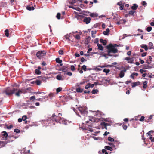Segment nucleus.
<instances>
[{
	"mask_svg": "<svg viewBox=\"0 0 154 154\" xmlns=\"http://www.w3.org/2000/svg\"><path fill=\"white\" fill-rule=\"evenodd\" d=\"M12 86L13 88H12L8 87L5 89L3 91V93H5L8 96H11L15 93L16 96L19 97L20 93L26 92V90L28 89V88H27L25 90L22 91L19 88V85L17 84H14Z\"/></svg>",
	"mask_w": 154,
	"mask_h": 154,
	"instance_id": "1",
	"label": "nucleus"
},
{
	"mask_svg": "<svg viewBox=\"0 0 154 154\" xmlns=\"http://www.w3.org/2000/svg\"><path fill=\"white\" fill-rule=\"evenodd\" d=\"M51 119L53 121H55L57 123H59L61 124L67 125V121L60 116H57L55 114H53L51 116Z\"/></svg>",
	"mask_w": 154,
	"mask_h": 154,
	"instance_id": "2",
	"label": "nucleus"
},
{
	"mask_svg": "<svg viewBox=\"0 0 154 154\" xmlns=\"http://www.w3.org/2000/svg\"><path fill=\"white\" fill-rule=\"evenodd\" d=\"M106 48L107 49V52L108 56H111V53L115 54L118 53V50L116 48L113 47V45L110 44L106 46Z\"/></svg>",
	"mask_w": 154,
	"mask_h": 154,
	"instance_id": "3",
	"label": "nucleus"
},
{
	"mask_svg": "<svg viewBox=\"0 0 154 154\" xmlns=\"http://www.w3.org/2000/svg\"><path fill=\"white\" fill-rule=\"evenodd\" d=\"M45 52L44 51H40L37 52L36 56L38 58L41 59L45 56Z\"/></svg>",
	"mask_w": 154,
	"mask_h": 154,
	"instance_id": "4",
	"label": "nucleus"
},
{
	"mask_svg": "<svg viewBox=\"0 0 154 154\" xmlns=\"http://www.w3.org/2000/svg\"><path fill=\"white\" fill-rule=\"evenodd\" d=\"M78 110L82 114H87L88 113V112L86 111V108L85 107H79L78 108Z\"/></svg>",
	"mask_w": 154,
	"mask_h": 154,
	"instance_id": "5",
	"label": "nucleus"
},
{
	"mask_svg": "<svg viewBox=\"0 0 154 154\" xmlns=\"http://www.w3.org/2000/svg\"><path fill=\"white\" fill-rule=\"evenodd\" d=\"M91 20L90 17H85L83 21L85 22L86 24H88L90 23Z\"/></svg>",
	"mask_w": 154,
	"mask_h": 154,
	"instance_id": "6",
	"label": "nucleus"
},
{
	"mask_svg": "<svg viewBox=\"0 0 154 154\" xmlns=\"http://www.w3.org/2000/svg\"><path fill=\"white\" fill-rule=\"evenodd\" d=\"M140 82L139 81H137L136 82H133L131 83V85L132 88H134L136 86H138L140 85Z\"/></svg>",
	"mask_w": 154,
	"mask_h": 154,
	"instance_id": "7",
	"label": "nucleus"
},
{
	"mask_svg": "<svg viewBox=\"0 0 154 154\" xmlns=\"http://www.w3.org/2000/svg\"><path fill=\"white\" fill-rule=\"evenodd\" d=\"M126 71V70L124 69L123 70H122L120 71V73L119 74V76L120 78H122L124 76V72H125Z\"/></svg>",
	"mask_w": 154,
	"mask_h": 154,
	"instance_id": "8",
	"label": "nucleus"
},
{
	"mask_svg": "<svg viewBox=\"0 0 154 154\" xmlns=\"http://www.w3.org/2000/svg\"><path fill=\"white\" fill-rule=\"evenodd\" d=\"M7 142L6 141H0V146L1 147H3L5 146V145L7 143Z\"/></svg>",
	"mask_w": 154,
	"mask_h": 154,
	"instance_id": "9",
	"label": "nucleus"
},
{
	"mask_svg": "<svg viewBox=\"0 0 154 154\" xmlns=\"http://www.w3.org/2000/svg\"><path fill=\"white\" fill-rule=\"evenodd\" d=\"M75 14L76 15L75 16V17L77 18L78 19H81L84 18V16L82 15H78V14L77 12H75Z\"/></svg>",
	"mask_w": 154,
	"mask_h": 154,
	"instance_id": "10",
	"label": "nucleus"
},
{
	"mask_svg": "<svg viewBox=\"0 0 154 154\" xmlns=\"http://www.w3.org/2000/svg\"><path fill=\"white\" fill-rule=\"evenodd\" d=\"M138 75V74L137 73H133L131 75L130 77L132 79H135V78L134 76H137Z\"/></svg>",
	"mask_w": 154,
	"mask_h": 154,
	"instance_id": "11",
	"label": "nucleus"
},
{
	"mask_svg": "<svg viewBox=\"0 0 154 154\" xmlns=\"http://www.w3.org/2000/svg\"><path fill=\"white\" fill-rule=\"evenodd\" d=\"M100 41L104 45H105L106 44L107 42L106 40H103L102 39H100Z\"/></svg>",
	"mask_w": 154,
	"mask_h": 154,
	"instance_id": "12",
	"label": "nucleus"
},
{
	"mask_svg": "<svg viewBox=\"0 0 154 154\" xmlns=\"http://www.w3.org/2000/svg\"><path fill=\"white\" fill-rule=\"evenodd\" d=\"M98 47V49L100 50L103 51V48L101 44L98 43L97 45Z\"/></svg>",
	"mask_w": 154,
	"mask_h": 154,
	"instance_id": "13",
	"label": "nucleus"
},
{
	"mask_svg": "<svg viewBox=\"0 0 154 154\" xmlns=\"http://www.w3.org/2000/svg\"><path fill=\"white\" fill-rule=\"evenodd\" d=\"M109 29L107 28L106 31H104L103 32V34L105 35H108L109 34Z\"/></svg>",
	"mask_w": 154,
	"mask_h": 154,
	"instance_id": "14",
	"label": "nucleus"
},
{
	"mask_svg": "<svg viewBox=\"0 0 154 154\" xmlns=\"http://www.w3.org/2000/svg\"><path fill=\"white\" fill-rule=\"evenodd\" d=\"M26 8L27 10L29 11L33 10L35 9L34 8L33 6H27L26 7Z\"/></svg>",
	"mask_w": 154,
	"mask_h": 154,
	"instance_id": "15",
	"label": "nucleus"
},
{
	"mask_svg": "<svg viewBox=\"0 0 154 154\" xmlns=\"http://www.w3.org/2000/svg\"><path fill=\"white\" fill-rule=\"evenodd\" d=\"M101 125L102 126H104V128L106 129H107V126L108 125V124L105 122H103L101 123Z\"/></svg>",
	"mask_w": 154,
	"mask_h": 154,
	"instance_id": "16",
	"label": "nucleus"
},
{
	"mask_svg": "<svg viewBox=\"0 0 154 154\" xmlns=\"http://www.w3.org/2000/svg\"><path fill=\"white\" fill-rule=\"evenodd\" d=\"M68 68L66 66H63L61 69V70L64 72H65L67 70V69Z\"/></svg>",
	"mask_w": 154,
	"mask_h": 154,
	"instance_id": "17",
	"label": "nucleus"
},
{
	"mask_svg": "<svg viewBox=\"0 0 154 154\" xmlns=\"http://www.w3.org/2000/svg\"><path fill=\"white\" fill-rule=\"evenodd\" d=\"M138 7V5L136 4H134L133 5V6L131 7V9L133 10H136Z\"/></svg>",
	"mask_w": 154,
	"mask_h": 154,
	"instance_id": "18",
	"label": "nucleus"
},
{
	"mask_svg": "<svg viewBox=\"0 0 154 154\" xmlns=\"http://www.w3.org/2000/svg\"><path fill=\"white\" fill-rule=\"evenodd\" d=\"M147 82L146 81H145L143 83V88L145 89L147 87Z\"/></svg>",
	"mask_w": 154,
	"mask_h": 154,
	"instance_id": "19",
	"label": "nucleus"
},
{
	"mask_svg": "<svg viewBox=\"0 0 154 154\" xmlns=\"http://www.w3.org/2000/svg\"><path fill=\"white\" fill-rule=\"evenodd\" d=\"M76 91L78 92L82 93L83 91V89L80 88V87H79L76 88Z\"/></svg>",
	"mask_w": 154,
	"mask_h": 154,
	"instance_id": "20",
	"label": "nucleus"
},
{
	"mask_svg": "<svg viewBox=\"0 0 154 154\" xmlns=\"http://www.w3.org/2000/svg\"><path fill=\"white\" fill-rule=\"evenodd\" d=\"M141 47L142 48H144L146 51H147L148 49L147 46L146 45H141Z\"/></svg>",
	"mask_w": 154,
	"mask_h": 154,
	"instance_id": "21",
	"label": "nucleus"
},
{
	"mask_svg": "<svg viewBox=\"0 0 154 154\" xmlns=\"http://www.w3.org/2000/svg\"><path fill=\"white\" fill-rule=\"evenodd\" d=\"M56 79L59 80H63L62 76L60 75H57L56 76Z\"/></svg>",
	"mask_w": 154,
	"mask_h": 154,
	"instance_id": "22",
	"label": "nucleus"
},
{
	"mask_svg": "<svg viewBox=\"0 0 154 154\" xmlns=\"http://www.w3.org/2000/svg\"><path fill=\"white\" fill-rule=\"evenodd\" d=\"M90 16L92 17H96L98 16V14L96 13H92L90 14Z\"/></svg>",
	"mask_w": 154,
	"mask_h": 154,
	"instance_id": "23",
	"label": "nucleus"
},
{
	"mask_svg": "<svg viewBox=\"0 0 154 154\" xmlns=\"http://www.w3.org/2000/svg\"><path fill=\"white\" fill-rule=\"evenodd\" d=\"M105 149H106L107 150H109L111 151L113 149L112 147H110L109 146H106L104 147Z\"/></svg>",
	"mask_w": 154,
	"mask_h": 154,
	"instance_id": "24",
	"label": "nucleus"
},
{
	"mask_svg": "<svg viewBox=\"0 0 154 154\" xmlns=\"http://www.w3.org/2000/svg\"><path fill=\"white\" fill-rule=\"evenodd\" d=\"M2 133H3L2 135L5 137V138H7L8 136V134L7 132L5 131H3L2 132Z\"/></svg>",
	"mask_w": 154,
	"mask_h": 154,
	"instance_id": "25",
	"label": "nucleus"
},
{
	"mask_svg": "<svg viewBox=\"0 0 154 154\" xmlns=\"http://www.w3.org/2000/svg\"><path fill=\"white\" fill-rule=\"evenodd\" d=\"M39 79V80H43L44 81L45 80V78L44 77V76H39L38 77Z\"/></svg>",
	"mask_w": 154,
	"mask_h": 154,
	"instance_id": "26",
	"label": "nucleus"
},
{
	"mask_svg": "<svg viewBox=\"0 0 154 154\" xmlns=\"http://www.w3.org/2000/svg\"><path fill=\"white\" fill-rule=\"evenodd\" d=\"M35 82L36 83V84L37 85H40L41 84V81L40 80H39L36 79L35 80Z\"/></svg>",
	"mask_w": 154,
	"mask_h": 154,
	"instance_id": "27",
	"label": "nucleus"
},
{
	"mask_svg": "<svg viewBox=\"0 0 154 154\" xmlns=\"http://www.w3.org/2000/svg\"><path fill=\"white\" fill-rule=\"evenodd\" d=\"M144 66L143 69H147L149 68H151V66H149L148 65H146L145 64L143 65Z\"/></svg>",
	"mask_w": 154,
	"mask_h": 154,
	"instance_id": "28",
	"label": "nucleus"
},
{
	"mask_svg": "<svg viewBox=\"0 0 154 154\" xmlns=\"http://www.w3.org/2000/svg\"><path fill=\"white\" fill-rule=\"evenodd\" d=\"M56 62L59 63H60L62 62V60H60L59 58H56Z\"/></svg>",
	"mask_w": 154,
	"mask_h": 154,
	"instance_id": "29",
	"label": "nucleus"
},
{
	"mask_svg": "<svg viewBox=\"0 0 154 154\" xmlns=\"http://www.w3.org/2000/svg\"><path fill=\"white\" fill-rule=\"evenodd\" d=\"M35 74L38 75H40L41 74V72L39 70H38L37 69L35 70Z\"/></svg>",
	"mask_w": 154,
	"mask_h": 154,
	"instance_id": "30",
	"label": "nucleus"
},
{
	"mask_svg": "<svg viewBox=\"0 0 154 154\" xmlns=\"http://www.w3.org/2000/svg\"><path fill=\"white\" fill-rule=\"evenodd\" d=\"M110 70L109 69H104L103 70V72L106 73V75H107L108 73L109 72Z\"/></svg>",
	"mask_w": 154,
	"mask_h": 154,
	"instance_id": "31",
	"label": "nucleus"
},
{
	"mask_svg": "<svg viewBox=\"0 0 154 154\" xmlns=\"http://www.w3.org/2000/svg\"><path fill=\"white\" fill-rule=\"evenodd\" d=\"M5 35L7 37H8L9 35V30L8 29H6L5 30Z\"/></svg>",
	"mask_w": 154,
	"mask_h": 154,
	"instance_id": "32",
	"label": "nucleus"
},
{
	"mask_svg": "<svg viewBox=\"0 0 154 154\" xmlns=\"http://www.w3.org/2000/svg\"><path fill=\"white\" fill-rule=\"evenodd\" d=\"M81 69L84 71H87L86 66L85 65H83L82 66Z\"/></svg>",
	"mask_w": 154,
	"mask_h": 154,
	"instance_id": "33",
	"label": "nucleus"
},
{
	"mask_svg": "<svg viewBox=\"0 0 154 154\" xmlns=\"http://www.w3.org/2000/svg\"><path fill=\"white\" fill-rule=\"evenodd\" d=\"M149 49H152L153 48V43L151 42H150L149 43Z\"/></svg>",
	"mask_w": 154,
	"mask_h": 154,
	"instance_id": "34",
	"label": "nucleus"
},
{
	"mask_svg": "<svg viewBox=\"0 0 154 154\" xmlns=\"http://www.w3.org/2000/svg\"><path fill=\"white\" fill-rule=\"evenodd\" d=\"M108 141L111 142H113L114 141V139L110 137H108Z\"/></svg>",
	"mask_w": 154,
	"mask_h": 154,
	"instance_id": "35",
	"label": "nucleus"
},
{
	"mask_svg": "<svg viewBox=\"0 0 154 154\" xmlns=\"http://www.w3.org/2000/svg\"><path fill=\"white\" fill-rule=\"evenodd\" d=\"M69 2L70 4L72 5L76 2V1H75L74 0H69Z\"/></svg>",
	"mask_w": 154,
	"mask_h": 154,
	"instance_id": "36",
	"label": "nucleus"
},
{
	"mask_svg": "<svg viewBox=\"0 0 154 154\" xmlns=\"http://www.w3.org/2000/svg\"><path fill=\"white\" fill-rule=\"evenodd\" d=\"M96 33V31H91V34L92 35V37L93 38H95V34Z\"/></svg>",
	"mask_w": 154,
	"mask_h": 154,
	"instance_id": "37",
	"label": "nucleus"
},
{
	"mask_svg": "<svg viewBox=\"0 0 154 154\" xmlns=\"http://www.w3.org/2000/svg\"><path fill=\"white\" fill-rule=\"evenodd\" d=\"M135 11L131 10L129 11V14L130 15H134V14L135 12Z\"/></svg>",
	"mask_w": 154,
	"mask_h": 154,
	"instance_id": "38",
	"label": "nucleus"
},
{
	"mask_svg": "<svg viewBox=\"0 0 154 154\" xmlns=\"http://www.w3.org/2000/svg\"><path fill=\"white\" fill-rule=\"evenodd\" d=\"M150 132H152V133H153L154 132V131H153L151 130L147 133V134H148L150 137H152L151 134L150 133Z\"/></svg>",
	"mask_w": 154,
	"mask_h": 154,
	"instance_id": "39",
	"label": "nucleus"
},
{
	"mask_svg": "<svg viewBox=\"0 0 154 154\" xmlns=\"http://www.w3.org/2000/svg\"><path fill=\"white\" fill-rule=\"evenodd\" d=\"M98 92V90L97 89H96V90L94 89L91 92L93 94H95L97 93Z\"/></svg>",
	"mask_w": 154,
	"mask_h": 154,
	"instance_id": "40",
	"label": "nucleus"
},
{
	"mask_svg": "<svg viewBox=\"0 0 154 154\" xmlns=\"http://www.w3.org/2000/svg\"><path fill=\"white\" fill-rule=\"evenodd\" d=\"M62 90V88L61 87H59L56 89V92L57 93H58L60 92Z\"/></svg>",
	"mask_w": 154,
	"mask_h": 154,
	"instance_id": "41",
	"label": "nucleus"
},
{
	"mask_svg": "<svg viewBox=\"0 0 154 154\" xmlns=\"http://www.w3.org/2000/svg\"><path fill=\"white\" fill-rule=\"evenodd\" d=\"M60 15H61V14L60 13H57V16H56V17L57 19H60Z\"/></svg>",
	"mask_w": 154,
	"mask_h": 154,
	"instance_id": "42",
	"label": "nucleus"
},
{
	"mask_svg": "<svg viewBox=\"0 0 154 154\" xmlns=\"http://www.w3.org/2000/svg\"><path fill=\"white\" fill-rule=\"evenodd\" d=\"M152 118V116L151 115L148 118V119H147V120H145V121L148 122L150 120H151Z\"/></svg>",
	"mask_w": 154,
	"mask_h": 154,
	"instance_id": "43",
	"label": "nucleus"
},
{
	"mask_svg": "<svg viewBox=\"0 0 154 154\" xmlns=\"http://www.w3.org/2000/svg\"><path fill=\"white\" fill-rule=\"evenodd\" d=\"M152 29V28L150 26L146 28V30L149 32Z\"/></svg>",
	"mask_w": 154,
	"mask_h": 154,
	"instance_id": "44",
	"label": "nucleus"
},
{
	"mask_svg": "<svg viewBox=\"0 0 154 154\" xmlns=\"http://www.w3.org/2000/svg\"><path fill=\"white\" fill-rule=\"evenodd\" d=\"M27 118V116H26L24 115L23 116L22 119V120L25 121L26 120Z\"/></svg>",
	"mask_w": 154,
	"mask_h": 154,
	"instance_id": "45",
	"label": "nucleus"
},
{
	"mask_svg": "<svg viewBox=\"0 0 154 154\" xmlns=\"http://www.w3.org/2000/svg\"><path fill=\"white\" fill-rule=\"evenodd\" d=\"M144 117L143 116H142L141 118L139 119V120L140 121H143L144 120Z\"/></svg>",
	"mask_w": 154,
	"mask_h": 154,
	"instance_id": "46",
	"label": "nucleus"
},
{
	"mask_svg": "<svg viewBox=\"0 0 154 154\" xmlns=\"http://www.w3.org/2000/svg\"><path fill=\"white\" fill-rule=\"evenodd\" d=\"M35 100V96H32L30 98V100L32 101Z\"/></svg>",
	"mask_w": 154,
	"mask_h": 154,
	"instance_id": "47",
	"label": "nucleus"
},
{
	"mask_svg": "<svg viewBox=\"0 0 154 154\" xmlns=\"http://www.w3.org/2000/svg\"><path fill=\"white\" fill-rule=\"evenodd\" d=\"M58 53L60 54L63 55V51L62 50H60L59 51Z\"/></svg>",
	"mask_w": 154,
	"mask_h": 154,
	"instance_id": "48",
	"label": "nucleus"
},
{
	"mask_svg": "<svg viewBox=\"0 0 154 154\" xmlns=\"http://www.w3.org/2000/svg\"><path fill=\"white\" fill-rule=\"evenodd\" d=\"M14 131L17 133H19L20 132V130L17 129H15L14 130Z\"/></svg>",
	"mask_w": 154,
	"mask_h": 154,
	"instance_id": "49",
	"label": "nucleus"
},
{
	"mask_svg": "<svg viewBox=\"0 0 154 154\" xmlns=\"http://www.w3.org/2000/svg\"><path fill=\"white\" fill-rule=\"evenodd\" d=\"M91 85V84L89 83H88L87 85L85 87V88L86 89H88V88H90V85Z\"/></svg>",
	"mask_w": 154,
	"mask_h": 154,
	"instance_id": "50",
	"label": "nucleus"
},
{
	"mask_svg": "<svg viewBox=\"0 0 154 154\" xmlns=\"http://www.w3.org/2000/svg\"><path fill=\"white\" fill-rule=\"evenodd\" d=\"M75 38L76 39H77V40H79L80 39V36L78 34H77L75 36Z\"/></svg>",
	"mask_w": 154,
	"mask_h": 154,
	"instance_id": "51",
	"label": "nucleus"
},
{
	"mask_svg": "<svg viewBox=\"0 0 154 154\" xmlns=\"http://www.w3.org/2000/svg\"><path fill=\"white\" fill-rule=\"evenodd\" d=\"M149 139L151 140V141L152 142H154V137H150Z\"/></svg>",
	"mask_w": 154,
	"mask_h": 154,
	"instance_id": "52",
	"label": "nucleus"
},
{
	"mask_svg": "<svg viewBox=\"0 0 154 154\" xmlns=\"http://www.w3.org/2000/svg\"><path fill=\"white\" fill-rule=\"evenodd\" d=\"M133 59V57L132 58H130L128 57H127L125 58V59L128 61L130 60H132Z\"/></svg>",
	"mask_w": 154,
	"mask_h": 154,
	"instance_id": "53",
	"label": "nucleus"
},
{
	"mask_svg": "<svg viewBox=\"0 0 154 154\" xmlns=\"http://www.w3.org/2000/svg\"><path fill=\"white\" fill-rule=\"evenodd\" d=\"M71 69L72 71H74L75 70V67L73 65H72L71 66Z\"/></svg>",
	"mask_w": 154,
	"mask_h": 154,
	"instance_id": "54",
	"label": "nucleus"
},
{
	"mask_svg": "<svg viewBox=\"0 0 154 154\" xmlns=\"http://www.w3.org/2000/svg\"><path fill=\"white\" fill-rule=\"evenodd\" d=\"M147 54V52H144L142 54L141 56L142 57H145L146 55Z\"/></svg>",
	"mask_w": 154,
	"mask_h": 154,
	"instance_id": "55",
	"label": "nucleus"
},
{
	"mask_svg": "<svg viewBox=\"0 0 154 154\" xmlns=\"http://www.w3.org/2000/svg\"><path fill=\"white\" fill-rule=\"evenodd\" d=\"M139 71L141 73L143 74L144 72H146V70H145L142 69H141Z\"/></svg>",
	"mask_w": 154,
	"mask_h": 154,
	"instance_id": "56",
	"label": "nucleus"
},
{
	"mask_svg": "<svg viewBox=\"0 0 154 154\" xmlns=\"http://www.w3.org/2000/svg\"><path fill=\"white\" fill-rule=\"evenodd\" d=\"M142 4L143 6H145L146 5L147 3L146 2L143 1L142 2Z\"/></svg>",
	"mask_w": 154,
	"mask_h": 154,
	"instance_id": "57",
	"label": "nucleus"
},
{
	"mask_svg": "<svg viewBox=\"0 0 154 154\" xmlns=\"http://www.w3.org/2000/svg\"><path fill=\"white\" fill-rule=\"evenodd\" d=\"M65 74L68 75L69 76H71L72 75V73L70 72H68L66 73Z\"/></svg>",
	"mask_w": 154,
	"mask_h": 154,
	"instance_id": "58",
	"label": "nucleus"
},
{
	"mask_svg": "<svg viewBox=\"0 0 154 154\" xmlns=\"http://www.w3.org/2000/svg\"><path fill=\"white\" fill-rule=\"evenodd\" d=\"M65 38L66 39L69 40V36L68 34H67L65 35Z\"/></svg>",
	"mask_w": 154,
	"mask_h": 154,
	"instance_id": "59",
	"label": "nucleus"
},
{
	"mask_svg": "<svg viewBox=\"0 0 154 154\" xmlns=\"http://www.w3.org/2000/svg\"><path fill=\"white\" fill-rule=\"evenodd\" d=\"M134 60H129L128 61V63H134Z\"/></svg>",
	"mask_w": 154,
	"mask_h": 154,
	"instance_id": "60",
	"label": "nucleus"
},
{
	"mask_svg": "<svg viewBox=\"0 0 154 154\" xmlns=\"http://www.w3.org/2000/svg\"><path fill=\"white\" fill-rule=\"evenodd\" d=\"M81 62H83L85 61H86L87 60H85L83 57H82L80 60Z\"/></svg>",
	"mask_w": 154,
	"mask_h": 154,
	"instance_id": "61",
	"label": "nucleus"
},
{
	"mask_svg": "<svg viewBox=\"0 0 154 154\" xmlns=\"http://www.w3.org/2000/svg\"><path fill=\"white\" fill-rule=\"evenodd\" d=\"M123 128L124 129L126 130L127 129V126L126 125H123Z\"/></svg>",
	"mask_w": 154,
	"mask_h": 154,
	"instance_id": "62",
	"label": "nucleus"
},
{
	"mask_svg": "<svg viewBox=\"0 0 154 154\" xmlns=\"http://www.w3.org/2000/svg\"><path fill=\"white\" fill-rule=\"evenodd\" d=\"M13 127V125H10L8 126L7 127V128L8 129H10Z\"/></svg>",
	"mask_w": 154,
	"mask_h": 154,
	"instance_id": "63",
	"label": "nucleus"
},
{
	"mask_svg": "<svg viewBox=\"0 0 154 154\" xmlns=\"http://www.w3.org/2000/svg\"><path fill=\"white\" fill-rule=\"evenodd\" d=\"M131 81H127L125 82V83L126 84H128V83H130L131 82Z\"/></svg>",
	"mask_w": 154,
	"mask_h": 154,
	"instance_id": "64",
	"label": "nucleus"
}]
</instances>
